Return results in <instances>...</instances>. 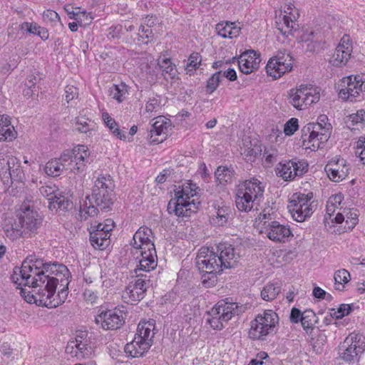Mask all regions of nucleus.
<instances>
[{
	"label": "nucleus",
	"mask_w": 365,
	"mask_h": 365,
	"mask_svg": "<svg viewBox=\"0 0 365 365\" xmlns=\"http://www.w3.org/2000/svg\"><path fill=\"white\" fill-rule=\"evenodd\" d=\"M44 269L48 276L44 289H39L36 294L45 307L55 308L68 297L71 274L66 266L58 262L46 263Z\"/></svg>",
	"instance_id": "obj_1"
},
{
	"label": "nucleus",
	"mask_w": 365,
	"mask_h": 365,
	"mask_svg": "<svg viewBox=\"0 0 365 365\" xmlns=\"http://www.w3.org/2000/svg\"><path fill=\"white\" fill-rule=\"evenodd\" d=\"M90 152L87 146L78 145L72 150H65L59 158L49 160L44 166L46 175L59 176L63 170L71 173H82L87 163H90Z\"/></svg>",
	"instance_id": "obj_2"
},
{
	"label": "nucleus",
	"mask_w": 365,
	"mask_h": 365,
	"mask_svg": "<svg viewBox=\"0 0 365 365\" xmlns=\"http://www.w3.org/2000/svg\"><path fill=\"white\" fill-rule=\"evenodd\" d=\"M198 187L192 182H185L175 189V197L168 204V212L178 217H189L200 205V202L192 199L197 195Z\"/></svg>",
	"instance_id": "obj_3"
},
{
	"label": "nucleus",
	"mask_w": 365,
	"mask_h": 365,
	"mask_svg": "<svg viewBox=\"0 0 365 365\" xmlns=\"http://www.w3.org/2000/svg\"><path fill=\"white\" fill-rule=\"evenodd\" d=\"M46 263L41 259L23 262L21 267H16L11 275V280L19 286H29L34 288L45 285L47 274L44 269Z\"/></svg>",
	"instance_id": "obj_4"
},
{
	"label": "nucleus",
	"mask_w": 365,
	"mask_h": 365,
	"mask_svg": "<svg viewBox=\"0 0 365 365\" xmlns=\"http://www.w3.org/2000/svg\"><path fill=\"white\" fill-rule=\"evenodd\" d=\"M196 267L202 274V283L205 287H210L217 281V274L223 271L217 255L209 247H201L196 257Z\"/></svg>",
	"instance_id": "obj_5"
},
{
	"label": "nucleus",
	"mask_w": 365,
	"mask_h": 365,
	"mask_svg": "<svg viewBox=\"0 0 365 365\" xmlns=\"http://www.w3.org/2000/svg\"><path fill=\"white\" fill-rule=\"evenodd\" d=\"M278 323L277 313L270 309L264 310L251 322L249 337L254 340L264 341L268 335L277 332Z\"/></svg>",
	"instance_id": "obj_6"
},
{
	"label": "nucleus",
	"mask_w": 365,
	"mask_h": 365,
	"mask_svg": "<svg viewBox=\"0 0 365 365\" xmlns=\"http://www.w3.org/2000/svg\"><path fill=\"white\" fill-rule=\"evenodd\" d=\"M243 312L244 308L237 303L230 302L229 299L221 300L208 312L210 317L207 322L213 329L221 330L224 328V323H227L234 316L239 315Z\"/></svg>",
	"instance_id": "obj_7"
},
{
	"label": "nucleus",
	"mask_w": 365,
	"mask_h": 365,
	"mask_svg": "<svg viewBox=\"0 0 365 365\" xmlns=\"http://www.w3.org/2000/svg\"><path fill=\"white\" fill-rule=\"evenodd\" d=\"M289 103L302 110L317 103L320 99V88L311 84H301L290 89L287 95Z\"/></svg>",
	"instance_id": "obj_8"
},
{
	"label": "nucleus",
	"mask_w": 365,
	"mask_h": 365,
	"mask_svg": "<svg viewBox=\"0 0 365 365\" xmlns=\"http://www.w3.org/2000/svg\"><path fill=\"white\" fill-rule=\"evenodd\" d=\"M364 351L365 336L360 333L349 334L339 346L341 359L349 364L359 362Z\"/></svg>",
	"instance_id": "obj_9"
},
{
	"label": "nucleus",
	"mask_w": 365,
	"mask_h": 365,
	"mask_svg": "<svg viewBox=\"0 0 365 365\" xmlns=\"http://www.w3.org/2000/svg\"><path fill=\"white\" fill-rule=\"evenodd\" d=\"M339 98L350 101H361L365 97V74L351 75L342 81Z\"/></svg>",
	"instance_id": "obj_10"
},
{
	"label": "nucleus",
	"mask_w": 365,
	"mask_h": 365,
	"mask_svg": "<svg viewBox=\"0 0 365 365\" xmlns=\"http://www.w3.org/2000/svg\"><path fill=\"white\" fill-rule=\"evenodd\" d=\"M312 197V192L308 194L296 192L292 195L288 205V209L295 221L304 222L313 213L310 203Z\"/></svg>",
	"instance_id": "obj_11"
},
{
	"label": "nucleus",
	"mask_w": 365,
	"mask_h": 365,
	"mask_svg": "<svg viewBox=\"0 0 365 365\" xmlns=\"http://www.w3.org/2000/svg\"><path fill=\"white\" fill-rule=\"evenodd\" d=\"M136 279L126 287L123 297L127 303L133 304L143 299L150 284V275L143 273H135Z\"/></svg>",
	"instance_id": "obj_12"
},
{
	"label": "nucleus",
	"mask_w": 365,
	"mask_h": 365,
	"mask_svg": "<svg viewBox=\"0 0 365 365\" xmlns=\"http://www.w3.org/2000/svg\"><path fill=\"white\" fill-rule=\"evenodd\" d=\"M293 58L289 53L279 51L277 56L271 58L267 63L266 72L274 79L280 78L292 69Z\"/></svg>",
	"instance_id": "obj_13"
},
{
	"label": "nucleus",
	"mask_w": 365,
	"mask_h": 365,
	"mask_svg": "<svg viewBox=\"0 0 365 365\" xmlns=\"http://www.w3.org/2000/svg\"><path fill=\"white\" fill-rule=\"evenodd\" d=\"M17 217L26 235L35 233L42 222L41 217L30 202H24L21 205Z\"/></svg>",
	"instance_id": "obj_14"
},
{
	"label": "nucleus",
	"mask_w": 365,
	"mask_h": 365,
	"mask_svg": "<svg viewBox=\"0 0 365 365\" xmlns=\"http://www.w3.org/2000/svg\"><path fill=\"white\" fill-rule=\"evenodd\" d=\"M308 171V163L305 160L292 159L284 163H279L276 168V173L285 181L293 180L296 177H302Z\"/></svg>",
	"instance_id": "obj_15"
},
{
	"label": "nucleus",
	"mask_w": 365,
	"mask_h": 365,
	"mask_svg": "<svg viewBox=\"0 0 365 365\" xmlns=\"http://www.w3.org/2000/svg\"><path fill=\"white\" fill-rule=\"evenodd\" d=\"M95 322L105 330H115L124 324L125 317L123 312L115 308L101 312L96 317Z\"/></svg>",
	"instance_id": "obj_16"
},
{
	"label": "nucleus",
	"mask_w": 365,
	"mask_h": 365,
	"mask_svg": "<svg viewBox=\"0 0 365 365\" xmlns=\"http://www.w3.org/2000/svg\"><path fill=\"white\" fill-rule=\"evenodd\" d=\"M133 252L136 255V259H138L139 265L138 268L135 269V273H140V272L143 271L148 274L151 270H153L158 264V259L156 255L155 247L146 248V249H137L134 250Z\"/></svg>",
	"instance_id": "obj_17"
},
{
	"label": "nucleus",
	"mask_w": 365,
	"mask_h": 365,
	"mask_svg": "<svg viewBox=\"0 0 365 365\" xmlns=\"http://www.w3.org/2000/svg\"><path fill=\"white\" fill-rule=\"evenodd\" d=\"M215 253L223 269L235 267L240 258V255L235 247L226 242L220 243L216 247Z\"/></svg>",
	"instance_id": "obj_18"
},
{
	"label": "nucleus",
	"mask_w": 365,
	"mask_h": 365,
	"mask_svg": "<svg viewBox=\"0 0 365 365\" xmlns=\"http://www.w3.org/2000/svg\"><path fill=\"white\" fill-rule=\"evenodd\" d=\"M264 230H261L272 241L279 243H284L292 237L289 227L282 225L279 222H271Z\"/></svg>",
	"instance_id": "obj_19"
},
{
	"label": "nucleus",
	"mask_w": 365,
	"mask_h": 365,
	"mask_svg": "<svg viewBox=\"0 0 365 365\" xmlns=\"http://www.w3.org/2000/svg\"><path fill=\"white\" fill-rule=\"evenodd\" d=\"M261 61L260 54L250 49L243 52L238 58V66L240 71L250 74L257 70Z\"/></svg>",
	"instance_id": "obj_20"
},
{
	"label": "nucleus",
	"mask_w": 365,
	"mask_h": 365,
	"mask_svg": "<svg viewBox=\"0 0 365 365\" xmlns=\"http://www.w3.org/2000/svg\"><path fill=\"white\" fill-rule=\"evenodd\" d=\"M324 170L331 180L339 182L346 177L349 168L344 159L337 158L329 161Z\"/></svg>",
	"instance_id": "obj_21"
},
{
	"label": "nucleus",
	"mask_w": 365,
	"mask_h": 365,
	"mask_svg": "<svg viewBox=\"0 0 365 365\" xmlns=\"http://www.w3.org/2000/svg\"><path fill=\"white\" fill-rule=\"evenodd\" d=\"M170 122L167 119L159 117L151 125L149 130V140L150 144H158L163 142L168 137V128Z\"/></svg>",
	"instance_id": "obj_22"
},
{
	"label": "nucleus",
	"mask_w": 365,
	"mask_h": 365,
	"mask_svg": "<svg viewBox=\"0 0 365 365\" xmlns=\"http://www.w3.org/2000/svg\"><path fill=\"white\" fill-rule=\"evenodd\" d=\"M66 351L74 354L78 359L90 358L93 354V349L87 339L77 335L76 341H71L66 346Z\"/></svg>",
	"instance_id": "obj_23"
},
{
	"label": "nucleus",
	"mask_w": 365,
	"mask_h": 365,
	"mask_svg": "<svg viewBox=\"0 0 365 365\" xmlns=\"http://www.w3.org/2000/svg\"><path fill=\"white\" fill-rule=\"evenodd\" d=\"M88 230L90 233L89 240L94 249L104 250L110 245V232H106L103 229L101 230L96 225H91Z\"/></svg>",
	"instance_id": "obj_24"
},
{
	"label": "nucleus",
	"mask_w": 365,
	"mask_h": 365,
	"mask_svg": "<svg viewBox=\"0 0 365 365\" xmlns=\"http://www.w3.org/2000/svg\"><path fill=\"white\" fill-rule=\"evenodd\" d=\"M2 230L6 237L11 241L27 236L18 218H5L2 223Z\"/></svg>",
	"instance_id": "obj_25"
},
{
	"label": "nucleus",
	"mask_w": 365,
	"mask_h": 365,
	"mask_svg": "<svg viewBox=\"0 0 365 365\" xmlns=\"http://www.w3.org/2000/svg\"><path fill=\"white\" fill-rule=\"evenodd\" d=\"M93 202L102 211L108 212L111 210L115 201V192L108 190H96L92 189L91 199Z\"/></svg>",
	"instance_id": "obj_26"
},
{
	"label": "nucleus",
	"mask_w": 365,
	"mask_h": 365,
	"mask_svg": "<svg viewBox=\"0 0 365 365\" xmlns=\"http://www.w3.org/2000/svg\"><path fill=\"white\" fill-rule=\"evenodd\" d=\"M153 235L151 229L147 227H140L134 234L133 240L130 242L131 246L134 250L137 249H146L153 248L155 245L150 240Z\"/></svg>",
	"instance_id": "obj_27"
},
{
	"label": "nucleus",
	"mask_w": 365,
	"mask_h": 365,
	"mask_svg": "<svg viewBox=\"0 0 365 365\" xmlns=\"http://www.w3.org/2000/svg\"><path fill=\"white\" fill-rule=\"evenodd\" d=\"M242 192L259 202L263 197L264 187L262 182L256 178L245 180L243 185L238 189Z\"/></svg>",
	"instance_id": "obj_28"
},
{
	"label": "nucleus",
	"mask_w": 365,
	"mask_h": 365,
	"mask_svg": "<svg viewBox=\"0 0 365 365\" xmlns=\"http://www.w3.org/2000/svg\"><path fill=\"white\" fill-rule=\"evenodd\" d=\"M215 214L210 219L211 223L216 227H222L227 224L229 220L232 219V211L230 206L224 205H215Z\"/></svg>",
	"instance_id": "obj_29"
},
{
	"label": "nucleus",
	"mask_w": 365,
	"mask_h": 365,
	"mask_svg": "<svg viewBox=\"0 0 365 365\" xmlns=\"http://www.w3.org/2000/svg\"><path fill=\"white\" fill-rule=\"evenodd\" d=\"M141 336H135L125 346V352L133 358L141 357L150 348L149 342H143Z\"/></svg>",
	"instance_id": "obj_30"
},
{
	"label": "nucleus",
	"mask_w": 365,
	"mask_h": 365,
	"mask_svg": "<svg viewBox=\"0 0 365 365\" xmlns=\"http://www.w3.org/2000/svg\"><path fill=\"white\" fill-rule=\"evenodd\" d=\"M17 133L11 125L7 115H0V142L11 141L16 137Z\"/></svg>",
	"instance_id": "obj_31"
},
{
	"label": "nucleus",
	"mask_w": 365,
	"mask_h": 365,
	"mask_svg": "<svg viewBox=\"0 0 365 365\" xmlns=\"http://www.w3.org/2000/svg\"><path fill=\"white\" fill-rule=\"evenodd\" d=\"M8 167L7 173L4 176L3 179L6 180L11 179V181H21L24 173L19 160L14 157H10Z\"/></svg>",
	"instance_id": "obj_32"
},
{
	"label": "nucleus",
	"mask_w": 365,
	"mask_h": 365,
	"mask_svg": "<svg viewBox=\"0 0 365 365\" xmlns=\"http://www.w3.org/2000/svg\"><path fill=\"white\" fill-rule=\"evenodd\" d=\"M76 130L81 133L86 134V137H91L96 134L97 131L96 123L88 118H76Z\"/></svg>",
	"instance_id": "obj_33"
},
{
	"label": "nucleus",
	"mask_w": 365,
	"mask_h": 365,
	"mask_svg": "<svg viewBox=\"0 0 365 365\" xmlns=\"http://www.w3.org/2000/svg\"><path fill=\"white\" fill-rule=\"evenodd\" d=\"M258 202H259L243 193L242 190H237L235 203L239 211L248 212L253 208L254 204H258Z\"/></svg>",
	"instance_id": "obj_34"
},
{
	"label": "nucleus",
	"mask_w": 365,
	"mask_h": 365,
	"mask_svg": "<svg viewBox=\"0 0 365 365\" xmlns=\"http://www.w3.org/2000/svg\"><path fill=\"white\" fill-rule=\"evenodd\" d=\"M86 200L82 205H81L79 210V217L81 221H86L89 217L97 216L98 213V207L91 201L89 196L86 197Z\"/></svg>",
	"instance_id": "obj_35"
},
{
	"label": "nucleus",
	"mask_w": 365,
	"mask_h": 365,
	"mask_svg": "<svg viewBox=\"0 0 365 365\" xmlns=\"http://www.w3.org/2000/svg\"><path fill=\"white\" fill-rule=\"evenodd\" d=\"M241 27L236 24H215L217 34L224 38H232L239 36Z\"/></svg>",
	"instance_id": "obj_36"
},
{
	"label": "nucleus",
	"mask_w": 365,
	"mask_h": 365,
	"mask_svg": "<svg viewBox=\"0 0 365 365\" xmlns=\"http://www.w3.org/2000/svg\"><path fill=\"white\" fill-rule=\"evenodd\" d=\"M158 66L162 71V74L164 76L165 79H167L168 78H170V79H173L175 78L178 71L175 67V65L171 61L170 58H158Z\"/></svg>",
	"instance_id": "obj_37"
},
{
	"label": "nucleus",
	"mask_w": 365,
	"mask_h": 365,
	"mask_svg": "<svg viewBox=\"0 0 365 365\" xmlns=\"http://www.w3.org/2000/svg\"><path fill=\"white\" fill-rule=\"evenodd\" d=\"M66 11L69 19L76 21V23H81L84 21H91L93 16L91 12H87L81 7H73L66 9Z\"/></svg>",
	"instance_id": "obj_38"
},
{
	"label": "nucleus",
	"mask_w": 365,
	"mask_h": 365,
	"mask_svg": "<svg viewBox=\"0 0 365 365\" xmlns=\"http://www.w3.org/2000/svg\"><path fill=\"white\" fill-rule=\"evenodd\" d=\"M318 322V317L312 309H306L303 312L302 326L307 334H311L315 324Z\"/></svg>",
	"instance_id": "obj_39"
},
{
	"label": "nucleus",
	"mask_w": 365,
	"mask_h": 365,
	"mask_svg": "<svg viewBox=\"0 0 365 365\" xmlns=\"http://www.w3.org/2000/svg\"><path fill=\"white\" fill-rule=\"evenodd\" d=\"M114 182L110 175H100L94 182L93 189L96 190H108L110 194L114 191Z\"/></svg>",
	"instance_id": "obj_40"
},
{
	"label": "nucleus",
	"mask_w": 365,
	"mask_h": 365,
	"mask_svg": "<svg viewBox=\"0 0 365 365\" xmlns=\"http://www.w3.org/2000/svg\"><path fill=\"white\" fill-rule=\"evenodd\" d=\"M350 50L344 51L336 48L329 62L334 66L341 67L345 66L351 57Z\"/></svg>",
	"instance_id": "obj_41"
},
{
	"label": "nucleus",
	"mask_w": 365,
	"mask_h": 365,
	"mask_svg": "<svg viewBox=\"0 0 365 365\" xmlns=\"http://www.w3.org/2000/svg\"><path fill=\"white\" fill-rule=\"evenodd\" d=\"M154 325L151 323H140L138 326V331L135 334V336H141V339L143 342H149L150 346L153 344V338L154 333H152V327Z\"/></svg>",
	"instance_id": "obj_42"
},
{
	"label": "nucleus",
	"mask_w": 365,
	"mask_h": 365,
	"mask_svg": "<svg viewBox=\"0 0 365 365\" xmlns=\"http://www.w3.org/2000/svg\"><path fill=\"white\" fill-rule=\"evenodd\" d=\"M302 34L300 36L302 42H303V48H305L307 52L313 53L319 47V43L318 41H314L312 36L314 32L312 31H302Z\"/></svg>",
	"instance_id": "obj_43"
},
{
	"label": "nucleus",
	"mask_w": 365,
	"mask_h": 365,
	"mask_svg": "<svg viewBox=\"0 0 365 365\" xmlns=\"http://www.w3.org/2000/svg\"><path fill=\"white\" fill-rule=\"evenodd\" d=\"M72 205L71 200L62 195H54L53 197L49 198V208L60 210H67Z\"/></svg>",
	"instance_id": "obj_44"
},
{
	"label": "nucleus",
	"mask_w": 365,
	"mask_h": 365,
	"mask_svg": "<svg viewBox=\"0 0 365 365\" xmlns=\"http://www.w3.org/2000/svg\"><path fill=\"white\" fill-rule=\"evenodd\" d=\"M234 174L235 171L232 168L225 166H219L215 173L217 180L220 184L230 182Z\"/></svg>",
	"instance_id": "obj_45"
},
{
	"label": "nucleus",
	"mask_w": 365,
	"mask_h": 365,
	"mask_svg": "<svg viewBox=\"0 0 365 365\" xmlns=\"http://www.w3.org/2000/svg\"><path fill=\"white\" fill-rule=\"evenodd\" d=\"M276 217V212L272 207L264 208L259 215V224L261 225L262 230H264L268 224H272L271 222H277Z\"/></svg>",
	"instance_id": "obj_46"
},
{
	"label": "nucleus",
	"mask_w": 365,
	"mask_h": 365,
	"mask_svg": "<svg viewBox=\"0 0 365 365\" xmlns=\"http://www.w3.org/2000/svg\"><path fill=\"white\" fill-rule=\"evenodd\" d=\"M323 140H321V131L316 130L315 132L308 135V137L306 140H304L302 144L307 149L315 151L319 148L320 143Z\"/></svg>",
	"instance_id": "obj_47"
},
{
	"label": "nucleus",
	"mask_w": 365,
	"mask_h": 365,
	"mask_svg": "<svg viewBox=\"0 0 365 365\" xmlns=\"http://www.w3.org/2000/svg\"><path fill=\"white\" fill-rule=\"evenodd\" d=\"M334 282H335V289L342 291L344 287V284L348 283L351 279L349 272L344 269H339L334 273Z\"/></svg>",
	"instance_id": "obj_48"
},
{
	"label": "nucleus",
	"mask_w": 365,
	"mask_h": 365,
	"mask_svg": "<svg viewBox=\"0 0 365 365\" xmlns=\"http://www.w3.org/2000/svg\"><path fill=\"white\" fill-rule=\"evenodd\" d=\"M281 291L278 284H267L261 292V297L265 301H271L277 297Z\"/></svg>",
	"instance_id": "obj_49"
},
{
	"label": "nucleus",
	"mask_w": 365,
	"mask_h": 365,
	"mask_svg": "<svg viewBox=\"0 0 365 365\" xmlns=\"http://www.w3.org/2000/svg\"><path fill=\"white\" fill-rule=\"evenodd\" d=\"M127 93L128 86L124 83L113 85V87L110 88V96L113 99L116 100L118 103H121L125 100Z\"/></svg>",
	"instance_id": "obj_50"
},
{
	"label": "nucleus",
	"mask_w": 365,
	"mask_h": 365,
	"mask_svg": "<svg viewBox=\"0 0 365 365\" xmlns=\"http://www.w3.org/2000/svg\"><path fill=\"white\" fill-rule=\"evenodd\" d=\"M327 120L328 118L326 115H321L318 117L317 123H314L319 125L317 130L321 131V140H327L331 130V125L327 122Z\"/></svg>",
	"instance_id": "obj_51"
},
{
	"label": "nucleus",
	"mask_w": 365,
	"mask_h": 365,
	"mask_svg": "<svg viewBox=\"0 0 365 365\" xmlns=\"http://www.w3.org/2000/svg\"><path fill=\"white\" fill-rule=\"evenodd\" d=\"M300 24H277V30L279 34L288 37L289 35L298 37L300 33Z\"/></svg>",
	"instance_id": "obj_52"
},
{
	"label": "nucleus",
	"mask_w": 365,
	"mask_h": 365,
	"mask_svg": "<svg viewBox=\"0 0 365 365\" xmlns=\"http://www.w3.org/2000/svg\"><path fill=\"white\" fill-rule=\"evenodd\" d=\"M26 26V30L29 33L38 36L42 40H46L48 38V31L46 28H43L38 24H20L19 26L21 30L24 29Z\"/></svg>",
	"instance_id": "obj_53"
},
{
	"label": "nucleus",
	"mask_w": 365,
	"mask_h": 365,
	"mask_svg": "<svg viewBox=\"0 0 365 365\" xmlns=\"http://www.w3.org/2000/svg\"><path fill=\"white\" fill-rule=\"evenodd\" d=\"M344 216L346 217L345 227L346 230H351L358 223V210L356 209H344Z\"/></svg>",
	"instance_id": "obj_54"
},
{
	"label": "nucleus",
	"mask_w": 365,
	"mask_h": 365,
	"mask_svg": "<svg viewBox=\"0 0 365 365\" xmlns=\"http://www.w3.org/2000/svg\"><path fill=\"white\" fill-rule=\"evenodd\" d=\"M283 15L284 23H294L299 17V10L292 4L287 5Z\"/></svg>",
	"instance_id": "obj_55"
},
{
	"label": "nucleus",
	"mask_w": 365,
	"mask_h": 365,
	"mask_svg": "<svg viewBox=\"0 0 365 365\" xmlns=\"http://www.w3.org/2000/svg\"><path fill=\"white\" fill-rule=\"evenodd\" d=\"M250 147L245 149L244 153L248 160L253 161L259 155L262 154V148L259 141L255 140L254 143L250 142Z\"/></svg>",
	"instance_id": "obj_56"
},
{
	"label": "nucleus",
	"mask_w": 365,
	"mask_h": 365,
	"mask_svg": "<svg viewBox=\"0 0 365 365\" xmlns=\"http://www.w3.org/2000/svg\"><path fill=\"white\" fill-rule=\"evenodd\" d=\"M220 72H215L207 79L206 83V92L209 94L215 92L220 83L222 82Z\"/></svg>",
	"instance_id": "obj_57"
},
{
	"label": "nucleus",
	"mask_w": 365,
	"mask_h": 365,
	"mask_svg": "<svg viewBox=\"0 0 365 365\" xmlns=\"http://www.w3.org/2000/svg\"><path fill=\"white\" fill-rule=\"evenodd\" d=\"M354 304H341L339 305V307L336 311L334 309H332L333 313H331V316L335 317L336 319H339L343 318L345 316L349 315L353 310Z\"/></svg>",
	"instance_id": "obj_58"
},
{
	"label": "nucleus",
	"mask_w": 365,
	"mask_h": 365,
	"mask_svg": "<svg viewBox=\"0 0 365 365\" xmlns=\"http://www.w3.org/2000/svg\"><path fill=\"white\" fill-rule=\"evenodd\" d=\"M201 60L202 58L200 53L196 52L191 53L188 58V62L185 68L187 72L190 73L191 72L195 71L198 68V66L200 64Z\"/></svg>",
	"instance_id": "obj_59"
},
{
	"label": "nucleus",
	"mask_w": 365,
	"mask_h": 365,
	"mask_svg": "<svg viewBox=\"0 0 365 365\" xmlns=\"http://www.w3.org/2000/svg\"><path fill=\"white\" fill-rule=\"evenodd\" d=\"M138 36H139V40L141 39L144 41V40L146 39L145 43L151 41L153 39V33L149 24H140L138 29Z\"/></svg>",
	"instance_id": "obj_60"
},
{
	"label": "nucleus",
	"mask_w": 365,
	"mask_h": 365,
	"mask_svg": "<svg viewBox=\"0 0 365 365\" xmlns=\"http://www.w3.org/2000/svg\"><path fill=\"white\" fill-rule=\"evenodd\" d=\"M278 150L274 146L265 147L263 153V157L265 161L269 164H273L277 161Z\"/></svg>",
	"instance_id": "obj_61"
},
{
	"label": "nucleus",
	"mask_w": 365,
	"mask_h": 365,
	"mask_svg": "<svg viewBox=\"0 0 365 365\" xmlns=\"http://www.w3.org/2000/svg\"><path fill=\"white\" fill-rule=\"evenodd\" d=\"M344 197L341 194L334 195L329 197L327 201V212H334V208L338 207L341 201L343 200Z\"/></svg>",
	"instance_id": "obj_62"
},
{
	"label": "nucleus",
	"mask_w": 365,
	"mask_h": 365,
	"mask_svg": "<svg viewBox=\"0 0 365 365\" xmlns=\"http://www.w3.org/2000/svg\"><path fill=\"white\" fill-rule=\"evenodd\" d=\"M298 119L292 118L284 124V133L286 135H292L298 130Z\"/></svg>",
	"instance_id": "obj_63"
},
{
	"label": "nucleus",
	"mask_w": 365,
	"mask_h": 365,
	"mask_svg": "<svg viewBox=\"0 0 365 365\" xmlns=\"http://www.w3.org/2000/svg\"><path fill=\"white\" fill-rule=\"evenodd\" d=\"M351 125H360L361 128L365 124V111L364 110H358L357 113L350 115Z\"/></svg>",
	"instance_id": "obj_64"
}]
</instances>
